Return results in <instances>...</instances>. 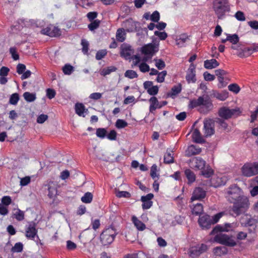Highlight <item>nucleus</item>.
<instances>
[{
	"label": "nucleus",
	"mask_w": 258,
	"mask_h": 258,
	"mask_svg": "<svg viewBox=\"0 0 258 258\" xmlns=\"http://www.w3.org/2000/svg\"><path fill=\"white\" fill-rule=\"evenodd\" d=\"M225 196L229 202L233 204L232 210L236 216L245 213L249 207L248 198L243 195L242 190L236 184L230 185L225 190Z\"/></svg>",
	"instance_id": "obj_1"
},
{
	"label": "nucleus",
	"mask_w": 258,
	"mask_h": 258,
	"mask_svg": "<svg viewBox=\"0 0 258 258\" xmlns=\"http://www.w3.org/2000/svg\"><path fill=\"white\" fill-rule=\"evenodd\" d=\"M189 106L191 108L200 106L199 111L203 113H207L213 108L212 101L208 96H200L197 99L190 100Z\"/></svg>",
	"instance_id": "obj_2"
},
{
	"label": "nucleus",
	"mask_w": 258,
	"mask_h": 258,
	"mask_svg": "<svg viewBox=\"0 0 258 258\" xmlns=\"http://www.w3.org/2000/svg\"><path fill=\"white\" fill-rule=\"evenodd\" d=\"M213 9L218 19H223L230 11L228 0H214Z\"/></svg>",
	"instance_id": "obj_3"
},
{
	"label": "nucleus",
	"mask_w": 258,
	"mask_h": 258,
	"mask_svg": "<svg viewBox=\"0 0 258 258\" xmlns=\"http://www.w3.org/2000/svg\"><path fill=\"white\" fill-rule=\"evenodd\" d=\"M216 234L214 238V240L217 243L230 247H233L236 245V242L232 236H229L220 232Z\"/></svg>",
	"instance_id": "obj_4"
},
{
	"label": "nucleus",
	"mask_w": 258,
	"mask_h": 258,
	"mask_svg": "<svg viewBox=\"0 0 258 258\" xmlns=\"http://www.w3.org/2000/svg\"><path fill=\"white\" fill-rule=\"evenodd\" d=\"M116 235V232L113 228L110 227L105 229L100 235L102 243L104 245L111 243Z\"/></svg>",
	"instance_id": "obj_5"
},
{
	"label": "nucleus",
	"mask_w": 258,
	"mask_h": 258,
	"mask_svg": "<svg viewBox=\"0 0 258 258\" xmlns=\"http://www.w3.org/2000/svg\"><path fill=\"white\" fill-rule=\"evenodd\" d=\"M241 171L243 176L250 177L258 174V163H246L241 167Z\"/></svg>",
	"instance_id": "obj_6"
},
{
	"label": "nucleus",
	"mask_w": 258,
	"mask_h": 258,
	"mask_svg": "<svg viewBox=\"0 0 258 258\" xmlns=\"http://www.w3.org/2000/svg\"><path fill=\"white\" fill-rule=\"evenodd\" d=\"M238 224L236 222L226 223L223 225H217L212 230L210 234L214 235L218 232L233 231L238 227Z\"/></svg>",
	"instance_id": "obj_7"
},
{
	"label": "nucleus",
	"mask_w": 258,
	"mask_h": 258,
	"mask_svg": "<svg viewBox=\"0 0 258 258\" xmlns=\"http://www.w3.org/2000/svg\"><path fill=\"white\" fill-rule=\"evenodd\" d=\"M240 113L238 108L230 109L227 107L220 108L218 111L220 117L225 119H228L233 116H237Z\"/></svg>",
	"instance_id": "obj_8"
},
{
	"label": "nucleus",
	"mask_w": 258,
	"mask_h": 258,
	"mask_svg": "<svg viewBox=\"0 0 258 258\" xmlns=\"http://www.w3.org/2000/svg\"><path fill=\"white\" fill-rule=\"evenodd\" d=\"M41 33L51 37H58L61 34L60 30L57 27L49 25L47 27L41 29Z\"/></svg>",
	"instance_id": "obj_9"
},
{
	"label": "nucleus",
	"mask_w": 258,
	"mask_h": 258,
	"mask_svg": "<svg viewBox=\"0 0 258 258\" xmlns=\"http://www.w3.org/2000/svg\"><path fill=\"white\" fill-rule=\"evenodd\" d=\"M37 232L36 224L34 222H30L26 226L25 236L28 239L33 240L37 236Z\"/></svg>",
	"instance_id": "obj_10"
},
{
	"label": "nucleus",
	"mask_w": 258,
	"mask_h": 258,
	"mask_svg": "<svg viewBox=\"0 0 258 258\" xmlns=\"http://www.w3.org/2000/svg\"><path fill=\"white\" fill-rule=\"evenodd\" d=\"M134 53L132 46L126 43L122 44L120 46V56L124 59H130Z\"/></svg>",
	"instance_id": "obj_11"
},
{
	"label": "nucleus",
	"mask_w": 258,
	"mask_h": 258,
	"mask_svg": "<svg viewBox=\"0 0 258 258\" xmlns=\"http://www.w3.org/2000/svg\"><path fill=\"white\" fill-rule=\"evenodd\" d=\"M159 50V42L150 43L143 46L142 47L141 51L143 54L153 55Z\"/></svg>",
	"instance_id": "obj_12"
},
{
	"label": "nucleus",
	"mask_w": 258,
	"mask_h": 258,
	"mask_svg": "<svg viewBox=\"0 0 258 258\" xmlns=\"http://www.w3.org/2000/svg\"><path fill=\"white\" fill-rule=\"evenodd\" d=\"M204 131L206 137L211 136L214 134V122L212 119H206L204 121Z\"/></svg>",
	"instance_id": "obj_13"
},
{
	"label": "nucleus",
	"mask_w": 258,
	"mask_h": 258,
	"mask_svg": "<svg viewBox=\"0 0 258 258\" xmlns=\"http://www.w3.org/2000/svg\"><path fill=\"white\" fill-rule=\"evenodd\" d=\"M206 196V191L202 187H197L193 191L190 198L191 202L196 200L201 201Z\"/></svg>",
	"instance_id": "obj_14"
},
{
	"label": "nucleus",
	"mask_w": 258,
	"mask_h": 258,
	"mask_svg": "<svg viewBox=\"0 0 258 258\" xmlns=\"http://www.w3.org/2000/svg\"><path fill=\"white\" fill-rule=\"evenodd\" d=\"M189 163L192 168L202 170L206 165V161L200 157H196L189 160Z\"/></svg>",
	"instance_id": "obj_15"
},
{
	"label": "nucleus",
	"mask_w": 258,
	"mask_h": 258,
	"mask_svg": "<svg viewBox=\"0 0 258 258\" xmlns=\"http://www.w3.org/2000/svg\"><path fill=\"white\" fill-rule=\"evenodd\" d=\"M198 223L203 229H209L211 228V226L213 225L211 217L208 215L200 216L198 220Z\"/></svg>",
	"instance_id": "obj_16"
},
{
	"label": "nucleus",
	"mask_w": 258,
	"mask_h": 258,
	"mask_svg": "<svg viewBox=\"0 0 258 258\" xmlns=\"http://www.w3.org/2000/svg\"><path fill=\"white\" fill-rule=\"evenodd\" d=\"M195 66L191 63L187 71L186 80L188 83H195L196 81Z\"/></svg>",
	"instance_id": "obj_17"
},
{
	"label": "nucleus",
	"mask_w": 258,
	"mask_h": 258,
	"mask_svg": "<svg viewBox=\"0 0 258 258\" xmlns=\"http://www.w3.org/2000/svg\"><path fill=\"white\" fill-rule=\"evenodd\" d=\"M201 151V148L191 145L188 146L185 150V155L186 157H190L191 156L199 154Z\"/></svg>",
	"instance_id": "obj_18"
},
{
	"label": "nucleus",
	"mask_w": 258,
	"mask_h": 258,
	"mask_svg": "<svg viewBox=\"0 0 258 258\" xmlns=\"http://www.w3.org/2000/svg\"><path fill=\"white\" fill-rule=\"evenodd\" d=\"M150 107L149 111L151 113H153L157 108H160L162 105H160L159 101L156 97L153 96L149 99Z\"/></svg>",
	"instance_id": "obj_19"
},
{
	"label": "nucleus",
	"mask_w": 258,
	"mask_h": 258,
	"mask_svg": "<svg viewBox=\"0 0 258 258\" xmlns=\"http://www.w3.org/2000/svg\"><path fill=\"white\" fill-rule=\"evenodd\" d=\"M212 96L221 101L225 100L228 97V93L227 91L219 92L217 91H213Z\"/></svg>",
	"instance_id": "obj_20"
},
{
	"label": "nucleus",
	"mask_w": 258,
	"mask_h": 258,
	"mask_svg": "<svg viewBox=\"0 0 258 258\" xmlns=\"http://www.w3.org/2000/svg\"><path fill=\"white\" fill-rule=\"evenodd\" d=\"M219 63L215 59H207L204 61V67L207 69H212L217 67Z\"/></svg>",
	"instance_id": "obj_21"
},
{
	"label": "nucleus",
	"mask_w": 258,
	"mask_h": 258,
	"mask_svg": "<svg viewBox=\"0 0 258 258\" xmlns=\"http://www.w3.org/2000/svg\"><path fill=\"white\" fill-rule=\"evenodd\" d=\"M132 221L138 230L143 231L146 229L145 224L139 220L135 216L132 217Z\"/></svg>",
	"instance_id": "obj_22"
},
{
	"label": "nucleus",
	"mask_w": 258,
	"mask_h": 258,
	"mask_svg": "<svg viewBox=\"0 0 258 258\" xmlns=\"http://www.w3.org/2000/svg\"><path fill=\"white\" fill-rule=\"evenodd\" d=\"M189 40V36L185 34H181L179 36V38L176 40V45L179 47H183L187 40Z\"/></svg>",
	"instance_id": "obj_23"
},
{
	"label": "nucleus",
	"mask_w": 258,
	"mask_h": 258,
	"mask_svg": "<svg viewBox=\"0 0 258 258\" xmlns=\"http://www.w3.org/2000/svg\"><path fill=\"white\" fill-rule=\"evenodd\" d=\"M227 252V248L224 246H217L213 250L214 254L219 256L226 254Z\"/></svg>",
	"instance_id": "obj_24"
},
{
	"label": "nucleus",
	"mask_w": 258,
	"mask_h": 258,
	"mask_svg": "<svg viewBox=\"0 0 258 258\" xmlns=\"http://www.w3.org/2000/svg\"><path fill=\"white\" fill-rule=\"evenodd\" d=\"M184 174L188 180V183H193L196 180V175L190 169H185L184 171Z\"/></svg>",
	"instance_id": "obj_25"
},
{
	"label": "nucleus",
	"mask_w": 258,
	"mask_h": 258,
	"mask_svg": "<svg viewBox=\"0 0 258 258\" xmlns=\"http://www.w3.org/2000/svg\"><path fill=\"white\" fill-rule=\"evenodd\" d=\"M48 196L50 199L55 198L57 195V187L54 184L48 185Z\"/></svg>",
	"instance_id": "obj_26"
},
{
	"label": "nucleus",
	"mask_w": 258,
	"mask_h": 258,
	"mask_svg": "<svg viewBox=\"0 0 258 258\" xmlns=\"http://www.w3.org/2000/svg\"><path fill=\"white\" fill-rule=\"evenodd\" d=\"M85 110V107L83 104L77 103L75 104V111L78 115L84 117V113Z\"/></svg>",
	"instance_id": "obj_27"
},
{
	"label": "nucleus",
	"mask_w": 258,
	"mask_h": 258,
	"mask_svg": "<svg viewBox=\"0 0 258 258\" xmlns=\"http://www.w3.org/2000/svg\"><path fill=\"white\" fill-rule=\"evenodd\" d=\"M126 34L123 28H119L117 30L116 33V38L118 41L122 42L125 39Z\"/></svg>",
	"instance_id": "obj_28"
},
{
	"label": "nucleus",
	"mask_w": 258,
	"mask_h": 258,
	"mask_svg": "<svg viewBox=\"0 0 258 258\" xmlns=\"http://www.w3.org/2000/svg\"><path fill=\"white\" fill-rule=\"evenodd\" d=\"M13 217L17 221H21L25 218V212L18 209L17 211L13 214Z\"/></svg>",
	"instance_id": "obj_29"
},
{
	"label": "nucleus",
	"mask_w": 258,
	"mask_h": 258,
	"mask_svg": "<svg viewBox=\"0 0 258 258\" xmlns=\"http://www.w3.org/2000/svg\"><path fill=\"white\" fill-rule=\"evenodd\" d=\"M172 153L173 152L171 151H167L164 157V161L165 163L170 164L174 162V158Z\"/></svg>",
	"instance_id": "obj_30"
},
{
	"label": "nucleus",
	"mask_w": 258,
	"mask_h": 258,
	"mask_svg": "<svg viewBox=\"0 0 258 258\" xmlns=\"http://www.w3.org/2000/svg\"><path fill=\"white\" fill-rule=\"evenodd\" d=\"M203 212V206L202 204L198 203L196 204L192 209V213L194 215H199Z\"/></svg>",
	"instance_id": "obj_31"
},
{
	"label": "nucleus",
	"mask_w": 258,
	"mask_h": 258,
	"mask_svg": "<svg viewBox=\"0 0 258 258\" xmlns=\"http://www.w3.org/2000/svg\"><path fill=\"white\" fill-rule=\"evenodd\" d=\"M193 141L197 143H201L203 142V139L201 133L198 129H195L192 133Z\"/></svg>",
	"instance_id": "obj_32"
},
{
	"label": "nucleus",
	"mask_w": 258,
	"mask_h": 258,
	"mask_svg": "<svg viewBox=\"0 0 258 258\" xmlns=\"http://www.w3.org/2000/svg\"><path fill=\"white\" fill-rule=\"evenodd\" d=\"M252 53V51L251 48L245 47L243 49H241L237 55L240 57H243L249 56Z\"/></svg>",
	"instance_id": "obj_33"
},
{
	"label": "nucleus",
	"mask_w": 258,
	"mask_h": 258,
	"mask_svg": "<svg viewBox=\"0 0 258 258\" xmlns=\"http://www.w3.org/2000/svg\"><path fill=\"white\" fill-rule=\"evenodd\" d=\"M117 69L114 66H110L107 68H104L100 72V75L103 76H105L110 74L112 72H115Z\"/></svg>",
	"instance_id": "obj_34"
},
{
	"label": "nucleus",
	"mask_w": 258,
	"mask_h": 258,
	"mask_svg": "<svg viewBox=\"0 0 258 258\" xmlns=\"http://www.w3.org/2000/svg\"><path fill=\"white\" fill-rule=\"evenodd\" d=\"M93 199V195L90 192H87L81 198V201L84 203H90Z\"/></svg>",
	"instance_id": "obj_35"
},
{
	"label": "nucleus",
	"mask_w": 258,
	"mask_h": 258,
	"mask_svg": "<svg viewBox=\"0 0 258 258\" xmlns=\"http://www.w3.org/2000/svg\"><path fill=\"white\" fill-rule=\"evenodd\" d=\"M23 97L25 100L29 102L34 101L36 97L35 94L31 93L29 92H26L23 94Z\"/></svg>",
	"instance_id": "obj_36"
},
{
	"label": "nucleus",
	"mask_w": 258,
	"mask_h": 258,
	"mask_svg": "<svg viewBox=\"0 0 258 258\" xmlns=\"http://www.w3.org/2000/svg\"><path fill=\"white\" fill-rule=\"evenodd\" d=\"M227 40H228L232 44H236L238 42L239 38L238 36L236 34H228L227 36Z\"/></svg>",
	"instance_id": "obj_37"
},
{
	"label": "nucleus",
	"mask_w": 258,
	"mask_h": 258,
	"mask_svg": "<svg viewBox=\"0 0 258 258\" xmlns=\"http://www.w3.org/2000/svg\"><path fill=\"white\" fill-rule=\"evenodd\" d=\"M20 99L19 95L17 93L12 94L10 97L9 103L14 105L17 104Z\"/></svg>",
	"instance_id": "obj_38"
},
{
	"label": "nucleus",
	"mask_w": 258,
	"mask_h": 258,
	"mask_svg": "<svg viewBox=\"0 0 258 258\" xmlns=\"http://www.w3.org/2000/svg\"><path fill=\"white\" fill-rule=\"evenodd\" d=\"M181 91V86L180 84L176 86H174L172 89L170 93V96H175L179 94Z\"/></svg>",
	"instance_id": "obj_39"
},
{
	"label": "nucleus",
	"mask_w": 258,
	"mask_h": 258,
	"mask_svg": "<svg viewBox=\"0 0 258 258\" xmlns=\"http://www.w3.org/2000/svg\"><path fill=\"white\" fill-rule=\"evenodd\" d=\"M107 131L104 128H98L96 130V136L101 139L104 138L106 136Z\"/></svg>",
	"instance_id": "obj_40"
},
{
	"label": "nucleus",
	"mask_w": 258,
	"mask_h": 258,
	"mask_svg": "<svg viewBox=\"0 0 258 258\" xmlns=\"http://www.w3.org/2000/svg\"><path fill=\"white\" fill-rule=\"evenodd\" d=\"M124 76L131 79L136 78L138 77L137 73L133 70H127L124 73Z\"/></svg>",
	"instance_id": "obj_41"
},
{
	"label": "nucleus",
	"mask_w": 258,
	"mask_h": 258,
	"mask_svg": "<svg viewBox=\"0 0 258 258\" xmlns=\"http://www.w3.org/2000/svg\"><path fill=\"white\" fill-rule=\"evenodd\" d=\"M201 254V253L198 247H192L189 251V255L193 258H196L199 256Z\"/></svg>",
	"instance_id": "obj_42"
},
{
	"label": "nucleus",
	"mask_w": 258,
	"mask_h": 258,
	"mask_svg": "<svg viewBox=\"0 0 258 258\" xmlns=\"http://www.w3.org/2000/svg\"><path fill=\"white\" fill-rule=\"evenodd\" d=\"M100 21L98 20H95L88 25V28L91 31H93L99 27Z\"/></svg>",
	"instance_id": "obj_43"
},
{
	"label": "nucleus",
	"mask_w": 258,
	"mask_h": 258,
	"mask_svg": "<svg viewBox=\"0 0 258 258\" xmlns=\"http://www.w3.org/2000/svg\"><path fill=\"white\" fill-rule=\"evenodd\" d=\"M62 71L65 75H71L74 71L73 66L69 64H66L62 68Z\"/></svg>",
	"instance_id": "obj_44"
},
{
	"label": "nucleus",
	"mask_w": 258,
	"mask_h": 258,
	"mask_svg": "<svg viewBox=\"0 0 258 258\" xmlns=\"http://www.w3.org/2000/svg\"><path fill=\"white\" fill-rule=\"evenodd\" d=\"M23 244L21 242H17L12 248V251L13 252H20L23 250Z\"/></svg>",
	"instance_id": "obj_45"
},
{
	"label": "nucleus",
	"mask_w": 258,
	"mask_h": 258,
	"mask_svg": "<svg viewBox=\"0 0 258 258\" xmlns=\"http://www.w3.org/2000/svg\"><path fill=\"white\" fill-rule=\"evenodd\" d=\"M81 45L82 46V52L85 54H87L88 53V51L89 50V42L85 39H82L81 41Z\"/></svg>",
	"instance_id": "obj_46"
},
{
	"label": "nucleus",
	"mask_w": 258,
	"mask_h": 258,
	"mask_svg": "<svg viewBox=\"0 0 258 258\" xmlns=\"http://www.w3.org/2000/svg\"><path fill=\"white\" fill-rule=\"evenodd\" d=\"M157 166L156 164H153L150 170V175L153 179H155L156 178H158L159 174L157 173Z\"/></svg>",
	"instance_id": "obj_47"
},
{
	"label": "nucleus",
	"mask_w": 258,
	"mask_h": 258,
	"mask_svg": "<svg viewBox=\"0 0 258 258\" xmlns=\"http://www.w3.org/2000/svg\"><path fill=\"white\" fill-rule=\"evenodd\" d=\"M167 75V72L163 71L161 72H159L157 74L158 76L156 78V81L158 83H162L165 80V77Z\"/></svg>",
	"instance_id": "obj_48"
},
{
	"label": "nucleus",
	"mask_w": 258,
	"mask_h": 258,
	"mask_svg": "<svg viewBox=\"0 0 258 258\" xmlns=\"http://www.w3.org/2000/svg\"><path fill=\"white\" fill-rule=\"evenodd\" d=\"M155 66L159 70H162L165 67V62L161 59H154Z\"/></svg>",
	"instance_id": "obj_49"
},
{
	"label": "nucleus",
	"mask_w": 258,
	"mask_h": 258,
	"mask_svg": "<svg viewBox=\"0 0 258 258\" xmlns=\"http://www.w3.org/2000/svg\"><path fill=\"white\" fill-rule=\"evenodd\" d=\"M107 54V50L106 49H101L98 51L96 54V59L97 60H101L105 57Z\"/></svg>",
	"instance_id": "obj_50"
},
{
	"label": "nucleus",
	"mask_w": 258,
	"mask_h": 258,
	"mask_svg": "<svg viewBox=\"0 0 258 258\" xmlns=\"http://www.w3.org/2000/svg\"><path fill=\"white\" fill-rule=\"evenodd\" d=\"M115 126L118 128H122L127 126V123L123 119H118L116 121Z\"/></svg>",
	"instance_id": "obj_51"
},
{
	"label": "nucleus",
	"mask_w": 258,
	"mask_h": 258,
	"mask_svg": "<svg viewBox=\"0 0 258 258\" xmlns=\"http://www.w3.org/2000/svg\"><path fill=\"white\" fill-rule=\"evenodd\" d=\"M160 18L159 13L157 11H155L151 15L150 20L154 22H158Z\"/></svg>",
	"instance_id": "obj_52"
},
{
	"label": "nucleus",
	"mask_w": 258,
	"mask_h": 258,
	"mask_svg": "<svg viewBox=\"0 0 258 258\" xmlns=\"http://www.w3.org/2000/svg\"><path fill=\"white\" fill-rule=\"evenodd\" d=\"M154 35L157 36L161 40H165L168 36V35L166 32H160L158 31H155L154 32Z\"/></svg>",
	"instance_id": "obj_53"
},
{
	"label": "nucleus",
	"mask_w": 258,
	"mask_h": 258,
	"mask_svg": "<svg viewBox=\"0 0 258 258\" xmlns=\"http://www.w3.org/2000/svg\"><path fill=\"white\" fill-rule=\"evenodd\" d=\"M225 213L224 212H220L219 213H217V214L214 215L211 217L212 219V222L213 223V224L217 223L220 219L224 215Z\"/></svg>",
	"instance_id": "obj_54"
},
{
	"label": "nucleus",
	"mask_w": 258,
	"mask_h": 258,
	"mask_svg": "<svg viewBox=\"0 0 258 258\" xmlns=\"http://www.w3.org/2000/svg\"><path fill=\"white\" fill-rule=\"evenodd\" d=\"M213 174V170L210 168H207L206 169H202V174L205 177L209 178Z\"/></svg>",
	"instance_id": "obj_55"
},
{
	"label": "nucleus",
	"mask_w": 258,
	"mask_h": 258,
	"mask_svg": "<svg viewBox=\"0 0 258 258\" xmlns=\"http://www.w3.org/2000/svg\"><path fill=\"white\" fill-rule=\"evenodd\" d=\"M10 53L14 60H17L19 59V55L17 52V49L16 47H11L10 48Z\"/></svg>",
	"instance_id": "obj_56"
},
{
	"label": "nucleus",
	"mask_w": 258,
	"mask_h": 258,
	"mask_svg": "<svg viewBox=\"0 0 258 258\" xmlns=\"http://www.w3.org/2000/svg\"><path fill=\"white\" fill-rule=\"evenodd\" d=\"M116 196L118 198H126L131 197V194L126 191H118L116 194Z\"/></svg>",
	"instance_id": "obj_57"
},
{
	"label": "nucleus",
	"mask_w": 258,
	"mask_h": 258,
	"mask_svg": "<svg viewBox=\"0 0 258 258\" xmlns=\"http://www.w3.org/2000/svg\"><path fill=\"white\" fill-rule=\"evenodd\" d=\"M141 72L143 73L148 72L150 71V67L145 62H142L139 65Z\"/></svg>",
	"instance_id": "obj_58"
},
{
	"label": "nucleus",
	"mask_w": 258,
	"mask_h": 258,
	"mask_svg": "<svg viewBox=\"0 0 258 258\" xmlns=\"http://www.w3.org/2000/svg\"><path fill=\"white\" fill-rule=\"evenodd\" d=\"M107 138L111 141H114L116 139L117 133L116 132L112 130L108 134H106Z\"/></svg>",
	"instance_id": "obj_59"
},
{
	"label": "nucleus",
	"mask_w": 258,
	"mask_h": 258,
	"mask_svg": "<svg viewBox=\"0 0 258 258\" xmlns=\"http://www.w3.org/2000/svg\"><path fill=\"white\" fill-rule=\"evenodd\" d=\"M159 91V88L157 86H152L150 88L148 89L147 92L150 95H155Z\"/></svg>",
	"instance_id": "obj_60"
},
{
	"label": "nucleus",
	"mask_w": 258,
	"mask_h": 258,
	"mask_svg": "<svg viewBox=\"0 0 258 258\" xmlns=\"http://www.w3.org/2000/svg\"><path fill=\"white\" fill-rule=\"evenodd\" d=\"M12 203V199L10 196H4L2 199V204L8 206Z\"/></svg>",
	"instance_id": "obj_61"
},
{
	"label": "nucleus",
	"mask_w": 258,
	"mask_h": 258,
	"mask_svg": "<svg viewBox=\"0 0 258 258\" xmlns=\"http://www.w3.org/2000/svg\"><path fill=\"white\" fill-rule=\"evenodd\" d=\"M228 89L233 92L237 93L240 91L239 87L236 84H232L228 86Z\"/></svg>",
	"instance_id": "obj_62"
},
{
	"label": "nucleus",
	"mask_w": 258,
	"mask_h": 258,
	"mask_svg": "<svg viewBox=\"0 0 258 258\" xmlns=\"http://www.w3.org/2000/svg\"><path fill=\"white\" fill-rule=\"evenodd\" d=\"M55 95L56 92L54 89L48 88L46 90V96L49 99L53 98Z\"/></svg>",
	"instance_id": "obj_63"
},
{
	"label": "nucleus",
	"mask_w": 258,
	"mask_h": 258,
	"mask_svg": "<svg viewBox=\"0 0 258 258\" xmlns=\"http://www.w3.org/2000/svg\"><path fill=\"white\" fill-rule=\"evenodd\" d=\"M235 17L237 20L243 21L245 20V17L244 13L241 11H238L235 14Z\"/></svg>",
	"instance_id": "obj_64"
}]
</instances>
